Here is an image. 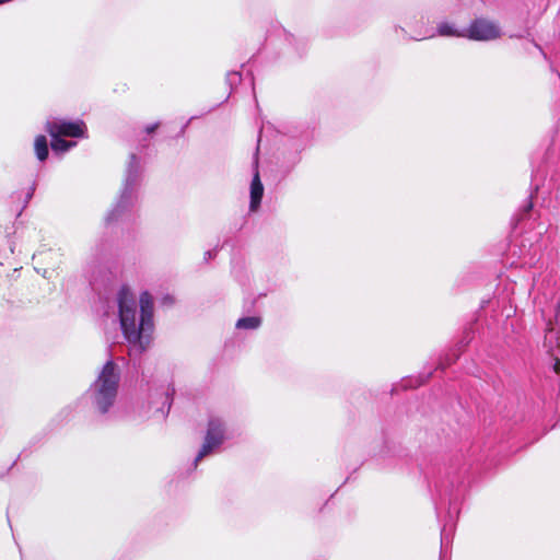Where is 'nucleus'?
<instances>
[{
	"mask_svg": "<svg viewBox=\"0 0 560 560\" xmlns=\"http://www.w3.org/2000/svg\"><path fill=\"white\" fill-rule=\"evenodd\" d=\"M491 456L490 448L471 434L453 446L444 462L432 471L430 483L434 488L433 500L438 516L445 510L441 529L440 560H450L448 546L453 541V533L460 513V505L466 493V480L474 465L486 462Z\"/></svg>",
	"mask_w": 560,
	"mask_h": 560,
	"instance_id": "1",
	"label": "nucleus"
},
{
	"mask_svg": "<svg viewBox=\"0 0 560 560\" xmlns=\"http://www.w3.org/2000/svg\"><path fill=\"white\" fill-rule=\"evenodd\" d=\"M120 330L128 342L130 355H141L149 348L154 330V300L149 291L139 296V319L137 302L129 287L124 284L117 294Z\"/></svg>",
	"mask_w": 560,
	"mask_h": 560,
	"instance_id": "2",
	"label": "nucleus"
},
{
	"mask_svg": "<svg viewBox=\"0 0 560 560\" xmlns=\"http://www.w3.org/2000/svg\"><path fill=\"white\" fill-rule=\"evenodd\" d=\"M120 377L119 365L113 359L107 360L80 398L78 405L85 408L96 422L108 423L113 420L112 410L117 400Z\"/></svg>",
	"mask_w": 560,
	"mask_h": 560,
	"instance_id": "3",
	"label": "nucleus"
},
{
	"mask_svg": "<svg viewBox=\"0 0 560 560\" xmlns=\"http://www.w3.org/2000/svg\"><path fill=\"white\" fill-rule=\"evenodd\" d=\"M142 178L143 165L141 159L136 153H131L126 165L118 197L105 217V224L107 226L129 221L132 218L133 208L139 198Z\"/></svg>",
	"mask_w": 560,
	"mask_h": 560,
	"instance_id": "4",
	"label": "nucleus"
},
{
	"mask_svg": "<svg viewBox=\"0 0 560 560\" xmlns=\"http://www.w3.org/2000/svg\"><path fill=\"white\" fill-rule=\"evenodd\" d=\"M110 244L106 238L98 240L91 248L83 269L92 290L96 291L100 283L107 279Z\"/></svg>",
	"mask_w": 560,
	"mask_h": 560,
	"instance_id": "5",
	"label": "nucleus"
},
{
	"mask_svg": "<svg viewBox=\"0 0 560 560\" xmlns=\"http://www.w3.org/2000/svg\"><path fill=\"white\" fill-rule=\"evenodd\" d=\"M226 439V427L225 422L218 417H210L208 420L207 431L203 439V443L194 459V467L196 468L198 463L214 454Z\"/></svg>",
	"mask_w": 560,
	"mask_h": 560,
	"instance_id": "6",
	"label": "nucleus"
},
{
	"mask_svg": "<svg viewBox=\"0 0 560 560\" xmlns=\"http://www.w3.org/2000/svg\"><path fill=\"white\" fill-rule=\"evenodd\" d=\"M174 395L175 387L172 383L151 387L148 394V399L144 402L147 406L151 407L153 417H160L164 420L170 413Z\"/></svg>",
	"mask_w": 560,
	"mask_h": 560,
	"instance_id": "7",
	"label": "nucleus"
},
{
	"mask_svg": "<svg viewBox=\"0 0 560 560\" xmlns=\"http://www.w3.org/2000/svg\"><path fill=\"white\" fill-rule=\"evenodd\" d=\"M500 25L487 18H476L464 28L463 37L474 42H491L502 36Z\"/></svg>",
	"mask_w": 560,
	"mask_h": 560,
	"instance_id": "8",
	"label": "nucleus"
},
{
	"mask_svg": "<svg viewBox=\"0 0 560 560\" xmlns=\"http://www.w3.org/2000/svg\"><path fill=\"white\" fill-rule=\"evenodd\" d=\"M45 130L49 133H56L59 137H71L77 139L88 138V128L82 119L68 120L62 118H55L47 120Z\"/></svg>",
	"mask_w": 560,
	"mask_h": 560,
	"instance_id": "9",
	"label": "nucleus"
},
{
	"mask_svg": "<svg viewBox=\"0 0 560 560\" xmlns=\"http://www.w3.org/2000/svg\"><path fill=\"white\" fill-rule=\"evenodd\" d=\"M475 338V328L470 324L463 331V335L454 348H451L444 355H442L438 362L435 370L444 372L447 368L457 362L462 353L467 349L470 342Z\"/></svg>",
	"mask_w": 560,
	"mask_h": 560,
	"instance_id": "10",
	"label": "nucleus"
},
{
	"mask_svg": "<svg viewBox=\"0 0 560 560\" xmlns=\"http://www.w3.org/2000/svg\"><path fill=\"white\" fill-rule=\"evenodd\" d=\"M258 142H260V137L258 138ZM252 167L253 177L249 186V212H256L260 208L265 190L259 174V143H257L253 155Z\"/></svg>",
	"mask_w": 560,
	"mask_h": 560,
	"instance_id": "11",
	"label": "nucleus"
},
{
	"mask_svg": "<svg viewBox=\"0 0 560 560\" xmlns=\"http://www.w3.org/2000/svg\"><path fill=\"white\" fill-rule=\"evenodd\" d=\"M280 35L287 44L285 55L301 58L306 52L307 40L304 37H298L284 28L280 30Z\"/></svg>",
	"mask_w": 560,
	"mask_h": 560,
	"instance_id": "12",
	"label": "nucleus"
},
{
	"mask_svg": "<svg viewBox=\"0 0 560 560\" xmlns=\"http://www.w3.org/2000/svg\"><path fill=\"white\" fill-rule=\"evenodd\" d=\"M432 376V372L421 373L418 377H406L390 388V395H396L400 389L416 388L424 384Z\"/></svg>",
	"mask_w": 560,
	"mask_h": 560,
	"instance_id": "13",
	"label": "nucleus"
},
{
	"mask_svg": "<svg viewBox=\"0 0 560 560\" xmlns=\"http://www.w3.org/2000/svg\"><path fill=\"white\" fill-rule=\"evenodd\" d=\"M49 136L51 138L50 148L55 154H63L77 145L75 141L66 140L63 137L56 136V133Z\"/></svg>",
	"mask_w": 560,
	"mask_h": 560,
	"instance_id": "14",
	"label": "nucleus"
},
{
	"mask_svg": "<svg viewBox=\"0 0 560 560\" xmlns=\"http://www.w3.org/2000/svg\"><path fill=\"white\" fill-rule=\"evenodd\" d=\"M34 151L36 159L44 163L47 161L49 156V144L47 137L44 135H38L34 140Z\"/></svg>",
	"mask_w": 560,
	"mask_h": 560,
	"instance_id": "15",
	"label": "nucleus"
},
{
	"mask_svg": "<svg viewBox=\"0 0 560 560\" xmlns=\"http://www.w3.org/2000/svg\"><path fill=\"white\" fill-rule=\"evenodd\" d=\"M260 316H244L237 319L235 327L241 330H256L261 326Z\"/></svg>",
	"mask_w": 560,
	"mask_h": 560,
	"instance_id": "16",
	"label": "nucleus"
},
{
	"mask_svg": "<svg viewBox=\"0 0 560 560\" xmlns=\"http://www.w3.org/2000/svg\"><path fill=\"white\" fill-rule=\"evenodd\" d=\"M533 198L534 194L532 192L525 203L518 209L517 213L514 214L513 220H516L517 223L532 218L534 212Z\"/></svg>",
	"mask_w": 560,
	"mask_h": 560,
	"instance_id": "17",
	"label": "nucleus"
},
{
	"mask_svg": "<svg viewBox=\"0 0 560 560\" xmlns=\"http://www.w3.org/2000/svg\"><path fill=\"white\" fill-rule=\"evenodd\" d=\"M438 34L447 37H463L464 28L458 30L454 24L442 22L438 25Z\"/></svg>",
	"mask_w": 560,
	"mask_h": 560,
	"instance_id": "18",
	"label": "nucleus"
},
{
	"mask_svg": "<svg viewBox=\"0 0 560 560\" xmlns=\"http://www.w3.org/2000/svg\"><path fill=\"white\" fill-rule=\"evenodd\" d=\"M135 406L138 413L129 416L132 420H138L140 423H143L153 416L151 407L147 406L144 401H137L135 402Z\"/></svg>",
	"mask_w": 560,
	"mask_h": 560,
	"instance_id": "19",
	"label": "nucleus"
},
{
	"mask_svg": "<svg viewBox=\"0 0 560 560\" xmlns=\"http://www.w3.org/2000/svg\"><path fill=\"white\" fill-rule=\"evenodd\" d=\"M301 150L302 148L300 150L296 149L295 151L290 152L288 158H284L285 160L283 162V165L287 172H290L301 161Z\"/></svg>",
	"mask_w": 560,
	"mask_h": 560,
	"instance_id": "20",
	"label": "nucleus"
},
{
	"mask_svg": "<svg viewBox=\"0 0 560 560\" xmlns=\"http://www.w3.org/2000/svg\"><path fill=\"white\" fill-rule=\"evenodd\" d=\"M137 409H136V406H135V402L128 405L125 407L121 416H120V419L127 423H131V424H141L140 421L138 420H132L129 416L131 415H137Z\"/></svg>",
	"mask_w": 560,
	"mask_h": 560,
	"instance_id": "21",
	"label": "nucleus"
},
{
	"mask_svg": "<svg viewBox=\"0 0 560 560\" xmlns=\"http://www.w3.org/2000/svg\"><path fill=\"white\" fill-rule=\"evenodd\" d=\"M242 81V73L238 71H230L226 73L225 82L233 90L234 86L238 85Z\"/></svg>",
	"mask_w": 560,
	"mask_h": 560,
	"instance_id": "22",
	"label": "nucleus"
},
{
	"mask_svg": "<svg viewBox=\"0 0 560 560\" xmlns=\"http://www.w3.org/2000/svg\"><path fill=\"white\" fill-rule=\"evenodd\" d=\"M34 192H35V183H33L32 186H30L27 188V191L24 195L23 205H22L21 209L19 210L16 217H20L21 213L23 212V210L27 207V205L30 203L31 199L34 196Z\"/></svg>",
	"mask_w": 560,
	"mask_h": 560,
	"instance_id": "23",
	"label": "nucleus"
},
{
	"mask_svg": "<svg viewBox=\"0 0 560 560\" xmlns=\"http://www.w3.org/2000/svg\"><path fill=\"white\" fill-rule=\"evenodd\" d=\"M218 250H219L218 246L212 249L207 250L203 255V261L209 262L211 259L215 258L218 255Z\"/></svg>",
	"mask_w": 560,
	"mask_h": 560,
	"instance_id": "24",
	"label": "nucleus"
},
{
	"mask_svg": "<svg viewBox=\"0 0 560 560\" xmlns=\"http://www.w3.org/2000/svg\"><path fill=\"white\" fill-rule=\"evenodd\" d=\"M159 126H160V122H153V124H150V125H148V126L145 127V132H147L148 135H151V133H153V132H155V131H156V129L159 128Z\"/></svg>",
	"mask_w": 560,
	"mask_h": 560,
	"instance_id": "25",
	"label": "nucleus"
},
{
	"mask_svg": "<svg viewBox=\"0 0 560 560\" xmlns=\"http://www.w3.org/2000/svg\"><path fill=\"white\" fill-rule=\"evenodd\" d=\"M71 413H72V407L68 406L60 411L59 416L62 417L63 419H67L70 417Z\"/></svg>",
	"mask_w": 560,
	"mask_h": 560,
	"instance_id": "26",
	"label": "nucleus"
},
{
	"mask_svg": "<svg viewBox=\"0 0 560 560\" xmlns=\"http://www.w3.org/2000/svg\"><path fill=\"white\" fill-rule=\"evenodd\" d=\"M246 221H247L246 217H242L240 219V222L234 225L235 231L236 232L241 231L244 228V225L246 224Z\"/></svg>",
	"mask_w": 560,
	"mask_h": 560,
	"instance_id": "27",
	"label": "nucleus"
},
{
	"mask_svg": "<svg viewBox=\"0 0 560 560\" xmlns=\"http://www.w3.org/2000/svg\"><path fill=\"white\" fill-rule=\"evenodd\" d=\"M163 303L164 304H173L174 303V298L170 294H166L164 298H163Z\"/></svg>",
	"mask_w": 560,
	"mask_h": 560,
	"instance_id": "28",
	"label": "nucleus"
},
{
	"mask_svg": "<svg viewBox=\"0 0 560 560\" xmlns=\"http://www.w3.org/2000/svg\"><path fill=\"white\" fill-rule=\"evenodd\" d=\"M26 453V448L22 450V452L19 455V458Z\"/></svg>",
	"mask_w": 560,
	"mask_h": 560,
	"instance_id": "29",
	"label": "nucleus"
},
{
	"mask_svg": "<svg viewBox=\"0 0 560 560\" xmlns=\"http://www.w3.org/2000/svg\"><path fill=\"white\" fill-rule=\"evenodd\" d=\"M15 464H16V460L12 462V465L10 466L9 469H11Z\"/></svg>",
	"mask_w": 560,
	"mask_h": 560,
	"instance_id": "30",
	"label": "nucleus"
}]
</instances>
